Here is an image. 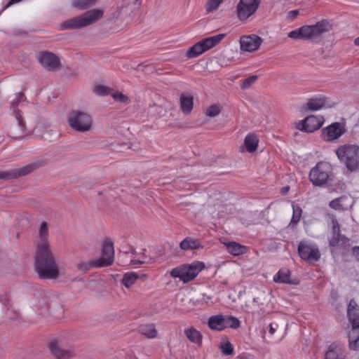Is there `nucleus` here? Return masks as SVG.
Here are the masks:
<instances>
[{"instance_id": "1", "label": "nucleus", "mask_w": 359, "mask_h": 359, "mask_svg": "<svg viewBox=\"0 0 359 359\" xmlns=\"http://www.w3.org/2000/svg\"><path fill=\"white\" fill-rule=\"evenodd\" d=\"M35 269L39 276L45 279H55L60 276V266L50 248L44 245L36 249Z\"/></svg>"}, {"instance_id": "2", "label": "nucleus", "mask_w": 359, "mask_h": 359, "mask_svg": "<svg viewBox=\"0 0 359 359\" xmlns=\"http://www.w3.org/2000/svg\"><path fill=\"white\" fill-rule=\"evenodd\" d=\"M332 25L325 20H322L314 25H303L301 27L290 32L287 36L294 40H306L315 41L323 34L329 32Z\"/></svg>"}, {"instance_id": "3", "label": "nucleus", "mask_w": 359, "mask_h": 359, "mask_svg": "<svg viewBox=\"0 0 359 359\" xmlns=\"http://www.w3.org/2000/svg\"><path fill=\"white\" fill-rule=\"evenodd\" d=\"M103 14L104 11L102 9H93L79 16L63 22L60 25V28L62 30L83 28L98 21L102 18Z\"/></svg>"}, {"instance_id": "4", "label": "nucleus", "mask_w": 359, "mask_h": 359, "mask_svg": "<svg viewBox=\"0 0 359 359\" xmlns=\"http://www.w3.org/2000/svg\"><path fill=\"white\" fill-rule=\"evenodd\" d=\"M335 153L340 162L345 164L348 170L353 172L359 168V145L343 144L336 149Z\"/></svg>"}, {"instance_id": "5", "label": "nucleus", "mask_w": 359, "mask_h": 359, "mask_svg": "<svg viewBox=\"0 0 359 359\" xmlns=\"http://www.w3.org/2000/svg\"><path fill=\"white\" fill-rule=\"evenodd\" d=\"M309 180L314 186L323 187L333 180L332 165L325 161L318 163L309 172Z\"/></svg>"}, {"instance_id": "6", "label": "nucleus", "mask_w": 359, "mask_h": 359, "mask_svg": "<svg viewBox=\"0 0 359 359\" xmlns=\"http://www.w3.org/2000/svg\"><path fill=\"white\" fill-rule=\"evenodd\" d=\"M69 126L79 133H87L92 130L93 121L91 115L80 110L73 111L67 118Z\"/></svg>"}, {"instance_id": "7", "label": "nucleus", "mask_w": 359, "mask_h": 359, "mask_svg": "<svg viewBox=\"0 0 359 359\" xmlns=\"http://www.w3.org/2000/svg\"><path fill=\"white\" fill-rule=\"evenodd\" d=\"M204 267L203 262L195 261L190 264H184L172 269L170 276L180 278L184 283H188L193 280Z\"/></svg>"}, {"instance_id": "8", "label": "nucleus", "mask_w": 359, "mask_h": 359, "mask_svg": "<svg viewBox=\"0 0 359 359\" xmlns=\"http://www.w3.org/2000/svg\"><path fill=\"white\" fill-rule=\"evenodd\" d=\"M224 36V34H220L207 37L191 46L187 52L186 55L189 58L197 57L219 43Z\"/></svg>"}, {"instance_id": "9", "label": "nucleus", "mask_w": 359, "mask_h": 359, "mask_svg": "<svg viewBox=\"0 0 359 359\" xmlns=\"http://www.w3.org/2000/svg\"><path fill=\"white\" fill-rule=\"evenodd\" d=\"M261 0H240L236 6L238 19L246 20L257 10Z\"/></svg>"}, {"instance_id": "10", "label": "nucleus", "mask_w": 359, "mask_h": 359, "mask_svg": "<svg viewBox=\"0 0 359 359\" xmlns=\"http://www.w3.org/2000/svg\"><path fill=\"white\" fill-rule=\"evenodd\" d=\"M324 120L320 116H309L302 121L295 123V128L303 132L312 133L319 129L323 124Z\"/></svg>"}, {"instance_id": "11", "label": "nucleus", "mask_w": 359, "mask_h": 359, "mask_svg": "<svg viewBox=\"0 0 359 359\" xmlns=\"http://www.w3.org/2000/svg\"><path fill=\"white\" fill-rule=\"evenodd\" d=\"M114 250L112 241H105L102 244L100 258L95 260L96 267H103L111 265L114 262Z\"/></svg>"}, {"instance_id": "12", "label": "nucleus", "mask_w": 359, "mask_h": 359, "mask_svg": "<svg viewBox=\"0 0 359 359\" xmlns=\"http://www.w3.org/2000/svg\"><path fill=\"white\" fill-rule=\"evenodd\" d=\"M298 252L301 258L309 262H317L320 257V254L317 246L306 243H299Z\"/></svg>"}, {"instance_id": "13", "label": "nucleus", "mask_w": 359, "mask_h": 359, "mask_svg": "<svg viewBox=\"0 0 359 359\" xmlns=\"http://www.w3.org/2000/svg\"><path fill=\"white\" fill-rule=\"evenodd\" d=\"M263 39L257 35H245L240 39V48L243 52H254L259 49Z\"/></svg>"}, {"instance_id": "14", "label": "nucleus", "mask_w": 359, "mask_h": 359, "mask_svg": "<svg viewBox=\"0 0 359 359\" xmlns=\"http://www.w3.org/2000/svg\"><path fill=\"white\" fill-rule=\"evenodd\" d=\"M38 60L43 67L50 70H55L58 68L60 65L58 57L53 53L49 52L41 53L38 57Z\"/></svg>"}, {"instance_id": "15", "label": "nucleus", "mask_w": 359, "mask_h": 359, "mask_svg": "<svg viewBox=\"0 0 359 359\" xmlns=\"http://www.w3.org/2000/svg\"><path fill=\"white\" fill-rule=\"evenodd\" d=\"M34 168L35 165L33 164L27 165L22 168H13L8 171L1 172L0 179L8 180L25 175L30 173Z\"/></svg>"}, {"instance_id": "16", "label": "nucleus", "mask_w": 359, "mask_h": 359, "mask_svg": "<svg viewBox=\"0 0 359 359\" xmlns=\"http://www.w3.org/2000/svg\"><path fill=\"white\" fill-rule=\"evenodd\" d=\"M344 133L342 126L339 123H334L323 130V135L325 140L332 141L340 136Z\"/></svg>"}, {"instance_id": "17", "label": "nucleus", "mask_w": 359, "mask_h": 359, "mask_svg": "<svg viewBox=\"0 0 359 359\" xmlns=\"http://www.w3.org/2000/svg\"><path fill=\"white\" fill-rule=\"evenodd\" d=\"M16 125L11 128V135L15 139L23 137L27 133L25 123L20 112L15 114Z\"/></svg>"}, {"instance_id": "18", "label": "nucleus", "mask_w": 359, "mask_h": 359, "mask_svg": "<svg viewBox=\"0 0 359 359\" xmlns=\"http://www.w3.org/2000/svg\"><path fill=\"white\" fill-rule=\"evenodd\" d=\"M353 205V200L346 196H341L338 198L331 201L329 206L335 210H346L351 208Z\"/></svg>"}, {"instance_id": "19", "label": "nucleus", "mask_w": 359, "mask_h": 359, "mask_svg": "<svg viewBox=\"0 0 359 359\" xmlns=\"http://www.w3.org/2000/svg\"><path fill=\"white\" fill-rule=\"evenodd\" d=\"M345 357L346 353L344 347L336 343L330 344L325 354V359H344Z\"/></svg>"}, {"instance_id": "20", "label": "nucleus", "mask_w": 359, "mask_h": 359, "mask_svg": "<svg viewBox=\"0 0 359 359\" xmlns=\"http://www.w3.org/2000/svg\"><path fill=\"white\" fill-rule=\"evenodd\" d=\"M48 226L46 222H42L39 226L38 239L36 243V249H39V246L44 245L46 248H50L48 242Z\"/></svg>"}, {"instance_id": "21", "label": "nucleus", "mask_w": 359, "mask_h": 359, "mask_svg": "<svg viewBox=\"0 0 359 359\" xmlns=\"http://www.w3.org/2000/svg\"><path fill=\"white\" fill-rule=\"evenodd\" d=\"M265 296V293L262 292L259 293V295L257 297H255L252 299V304L245 303V309L248 313H256L259 309H262V306L264 304L262 299Z\"/></svg>"}, {"instance_id": "22", "label": "nucleus", "mask_w": 359, "mask_h": 359, "mask_svg": "<svg viewBox=\"0 0 359 359\" xmlns=\"http://www.w3.org/2000/svg\"><path fill=\"white\" fill-rule=\"evenodd\" d=\"M180 248L184 251L193 250L202 248V245L199 240L191 237H187L180 242Z\"/></svg>"}, {"instance_id": "23", "label": "nucleus", "mask_w": 359, "mask_h": 359, "mask_svg": "<svg viewBox=\"0 0 359 359\" xmlns=\"http://www.w3.org/2000/svg\"><path fill=\"white\" fill-rule=\"evenodd\" d=\"M347 313L351 323L359 325V306L354 300L350 301Z\"/></svg>"}, {"instance_id": "24", "label": "nucleus", "mask_w": 359, "mask_h": 359, "mask_svg": "<svg viewBox=\"0 0 359 359\" xmlns=\"http://www.w3.org/2000/svg\"><path fill=\"white\" fill-rule=\"evenodd\" d=\"M208 326L210 329L222 331L225 329V316L215 315L210 317Z\"/></svg>"}, {"instance_id": "25", "label": "nucleus", "mask_w": 359, "mask_h": 359, "mask_svg": "<svg viewBox=\"0 0 359 359\" xmlns=\"http://www.w3.org/2000/svg\"><path fill=\"white\" fill-rule=\"evenodd\" d=\"M326 100L324 97H313L307 102L306 109L309 111H318L325 107Z\"/></svg>"}, {"instance_id": "26", "label": "nucleus", "mask_w": 359, "mask_h": 359, "mask_svg": "<svg viewBox=\"0 0 359 359\" xmlns=\"http://www.w3.org/2000/svg\"><path fill=\"white\" fill-rule=\"evenodd\" d=\"M349 348L357 350L359 348V325H352V329L348 334Z\"/></svg>"}, {"instance_id": "27", "label": "nucleus", "mask_w": 359, "mask_h": 359, "mask_svg": "<svg viewBox=\"0 0 359 359\" xmlns=\"http://www.w3.org/2000/svg\"><path fill=\"white\" fill-rule=\"evenodd\" d=\"M186 337L192 343L199 344L202 341V334L200 331L194 327H189L184 330Z\"/></svg>"}, {"instance_id": "28", "label": "nucleus", "mask_w": 359, "mask_h": 359, "mask_svg": "<svg viewBox=\"0 0 359 359\" xmlns=\"http://www.w3.org/2000/svg\"><path fill=\"white\" fill-rule=\"evenodd\" d=\"M228 252L233 256H239L246 252V247L236 242L224 243Z\"/></svg>"}, {"instance_id": "29", "label": "nucleus", "mask_w": 359, "mask_h": 359, "mask_svg": "<svg viewBox=\"0 0 359 359\" xmlns=\"http://www.w3.org/2000/svg\"><path fill=\"white\" fill-rule=\"evenodd\" d=\"M194 101L191 95H182L180 97V108L184 114H189L193 109Z\"/></svg>"}, {"instance_id": "30", "label": "nucleus", "mask_w": 359, "mask_h": 359, "mask_svg": "<svg viewBox=\"0 0 359 359\" xmlns=\"http://www.w3.org/2000/svg\"><path fill=\"white\" fill-rule=\"evenodd\" d=\"M275 283H292L290 272L287 269L279 270L273 278Z\"/></svg>"}, {"instance_id": "31", "label": "nucleus", "mask_w": 359, "mask_h": 359, "mask_svg": "<svg viewBox=\"0 0 359 359\" xmlns=\"http://www.w3.org/2000/svg\"><path fill=\"white\" fill-rule=\"evenodd\" d=\"M259 140L254 134H248L244 140V145L248 152H254L258 146Z\"/></svg>"}, {"instance_id": "32", "label": "nucleus", "mask_w": 359, "mask_h": 359, "mask_svg": "<svg viewBox=\"0 0 359 359\" xmlns=\"http://www.w3.org/2000/svg\"><path fill=\"white\" fill-rule=\"evenodd\" d=\"M189 304L194 306L203 305L210 306L212 305L214 302L212 301V297L210 296L206 295L205 294H201L198 297L190 299Z\"/></svg>"}, {"instance_id": "33", "label": "nucleus", "mask_w": 359, "mask_h": 359, "mask_svg": "<svg viewBox=\"0 0 359 359\" xmlns=\"http://www.w3.org/2000/svg\"><path fill=\"white\" fill-rule=\"evenodd\" d=\"M50 351L52 355L59 359L71 357L69 351L62 350L56 343H51L50 344Z\"/></svg>"}, {"instance_id": "34", "label": "nucleus", "mask_w": 359, "mask_h": 359, "mask_svg": "<svg viewBox=\"0 0 359 359\" xmlns=\"http://www.w3.org/2000/svg\"><path fill=\"white\" fill-rule=\"evenodd\" d=\"M124 255L126 257H130V265L142 264H145V263L149 262L148 259L145 256L144 252L143 251L140 253L133 254L131 255L126 253Z\"/></svg>"}, {"instance_id": "35", "label": "nucleus", "mask_w": 359, "mask_h": 359, "mask_svg": "<svg viewBox=\"0 0 359 359\" xmlns=\"http://www.w3.org/2000/svg\"><path fill=\"white\" fill-rule=\"evenodd\" d=\"M139 331L142 335L149 339L155 338L157 334V331L153 325H141Z\"/></svg>"}, {"instance_id": "36", "label": "nucleus", "mask_w": 359, "mask_h": 359, "mask_svg": "<svg viewBox=\"0 0 359 359\" xmlns=\"http://www.w3.org/2000/svg\"><path fill=\"white\" fill-rule=\"evenodd\" d=\"M97 1V0H73L72 4L77 9L85 10L95 5Z\"/></svg>"}, {"instance_id": "37", "label": "nucleus", "mask_w": 359, "mask_h": 359, "mask_svg": "<svg viewBox=\"0 0 359 359\" xmlns=\"http://www.w3.org/2000/svg\"><path fill=\"white\" fill-rule=\"evenodd\" d=\"M348 242V239L341 234H333L330 240V245L332 247L343 246L345 248Z\"/></svg>"}, {"instance_id": "38", "label": "nucleus", "mask_w": 359, "mask_h": 359, "mask_svg": "<svg viewBox=\"0 0 359 359\" xmlns=\"http://www.w3.org/2000/svg\"><path fill=\"white\" fill-rule=\"evenodd\" d=\"M138 276L135 272H128L124 274L122 283L126 287H130L137 280Z\"/></svg>"}, {"instance_id": "39", "label": "nucleus", "mask_w": 359, "mask_h": 359, "mask_svg": "<svg viewBox=\"0 0 359 359\" xmlns=\"http://www.w3.org/2000/svg\"><path fill=\"white\" fill-rule=\"evenodd\" d=\"M241 322L240 320L232 316H225V328L231 327L233 329H237L240 327Z\"/></svg>"}, {"instance_id": "40", "label": "nucleus", "mask_w": 359, "mask_h": 359, "mask_svg": "<svg viewBox=\"0 0 359 359\" xmlns=\"http://www.w3.org/2000/svg\"><path fill=\"white\" fill-rule=\"evenodd\" d=\"M292 217L290 224L295 225L301 219L302 210L298 205L292 204Z\"/></svg>"}, {"instance_id": "41", "label": "nucleus", "mask_w": 359, "mask_h": 359, "mask_svg": "<svg viewBox=\"0 0 359 359\" xmlns=\"http://www.w3.org/2000/svg\"><path fill=\"white\" fill-rule=\"evenodd\" d=\"M93 92L97 95L105 96L111 93V89L103 85H97L94 87Z\"/></svg>"}, {"instance_id": "42", "label": "nucleus", "mask_w": 359, "mask_h": 359, "mask_svg": "<svg viewBox=\"0 0 359 359\" xmlns=\"http://www.w3.org/2000/svg\"><path fill=\"white\" fill-rule=\"evenodd\" d=\"M221 110L219 104H212L207 108L205 114L209 117H215L220 114Z\"/></svg>"}, {"instance_id": "43", "label": "nucleus", "mask_w": 359, "mask_h": 359, "mask_svg": "<svg viewBox=\"0 0 359 359\" xmlns=\"http://www.w3.org/2000/svg\"><path fill=\"white\" fill-rule=\"evenodd\" d=\"M95 266V261H81L76 264L78 270L81 271H87Z\"/></svg>"}, {"instance_id": "44", "label": "nucleus", "mask_w": 359, "mask_h": 359, "mask_svg": "<svg viewBox=\"0 0 359 359\" xmlns=\"http://www.w3.org/2000/svg\"><path fill=\"white\" fill-rule=\"evenodd\" d=\"M222 1L223 0H208L205 5L206 11L212 12L217 10Z\"/></svg>"}, {"instance_id": "45", "label": "nucleus", "mask_w": 359, "mask_h": 359, "mask_svg": "<svg viewBox=\"0 0 359 359\" xmlns=\"http://www.w3.org/2000/svg\"><path fill=\"white\" fill-rule=\"evenodd\" d=\"M258 76L257 75H252L248 77L247 79L243 81V82L241 84V88L243 90L249 88L252 85H253L256 82Z\"/></svg>"}, {"instance_id": "46", "label": "nucleus", "mask_w": 359, "mask_h": 359, "mask_svg": "<svg viewBox=\"0 0 359 359\" xmlns=\"http://www.w3.org/2000/svg\"><path fill=\"white\" fill-rule=\"evenodd\" d=\"M113 99L121 104H128L129 102L128 97L121 92H114L111 93Z\"/></svg>"}, {"instance_id": "47", "label": "nucleus", "mask_w": 359, "mask_h": 359, "mask_svg": "<svg viewBox=\"0 0 359 359\" xmlns=\"http://www.w3.org/2000/svg\"><path fill=\"white\" fill-rule=\"evenodd\" d=\"M221 350L223 354L226 355L232 354L233 351L231 344L229 341H225L222 344Z\"/></svg>"}, {"instance_id": "48", "label": "nucleus", "mask_w": 359, "mask_h": 359, "mask_svg": "<svg viewBox=\"0 0 359 359\" xmlns=\"http://www.w3.org/2000/svg\"><path fill=\"white\" fill-rule=\"evenodd\" d=\"M24 99V95L22 93H18L16 95V97L12 101V109L13 110L14 114H15L17 112H20L19 111L16 110L17 107L18 106L19 103L22 101Z\"/></svg>"}, {"instance_id": "49", "label": "nucleus", "mask_w": 359, "mask_h": 359, "mask_svg": "<svg viewBox=\"0 0 359 359\" xmlns=\"http://www.w3.org/2000/svg\"><path fill=\"white\" fill-rule=\"evenodd\" d=\"M332 225L333 234H341L339 224L334 217H332Z\"/></svg>"}, {"instance_id": "50", "label": "nucleus", "mask_w": 359, "mask_h": 359, "mask_svg": "<svg viewBox=\"0 0 359 359\" xmlns=\"http://www.w3.org/2000/svg\"><path fill=\"white\" fill-rule=\"evenodd\" d=\"M278 328V325L276 323H271L269 325V332L271 334H273Z\"/></svg>"}, {"instance_id": "51", "label": "nucleus", "mask_w": 359, "mask_h": 359, "mask_svg": "<svg viewBox=\"0 0 359 359\" xmlns=\"http://www.w3.org/2000/svg\"><path fill=\"white\" fill-rule=\"evenodd\" d=\"M353 253L355 259L359 262V247H355L353 248Z\"/></svg>"}, {"instance_id": "52", "label": "nucleus", "mask_w": 359, "mask_h": 359, "mask_svg": "<svg viewBox=\"0 0 359 359\" xmlns=\"http://www.w3.org/2000/svg\"><path fill=\"white\" fill-rule=\"evenodd\" d=\"M299 14L298 10H293L289 12V15L291 18H295Z\"/></svg>"}, {"instance_id": "53", "label": "nucleus", "mask_w": 359, "mask_h": 359, "mask_svg": "<svg viewBox=\"0 0 359 359\" xmlns=\"http://www.w3.org/2000/svg\"><path fill=\"white\" fill-rule=\"evenodd\" d=\"M289 191V187H285L282 189V192L286 194Z\"/></svg>"}, {"instance_id": "54", "label": "nucleus", "mask_w": 359, "mask_h": 359, "mask_svg": "<svg viewBox=\"0 0 359 359\" xmlns=\"http://www.w3.org/2000/svg\"><path fill=\"white\" fill-rule=\"evenodd\" d=\"M354 43H355L356 46H359V36L355 39V41H354Z\"/></svg>"}]
</instances>
